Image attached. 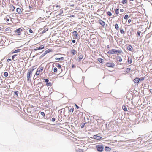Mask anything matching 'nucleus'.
<instances>
[{"label":"nucleus","instance_id":"nucleus-1","mask_svg":"<svg viewBox=\"0 0 152 152\" xmlns=\"http://www.w3.org/2000/svg\"><path fill=\"white\" fill-rule=\"evenodd\" d=\"M36 66H34L32 67L31 68L29 69L28 70V72L27 74V80L28 81H30V78L31 77L33 72L36 68L35 67Z\"/></svg>","mask_w":152,"mask_h":152},{"label":"nucleus","instance_id":"nucleus-2","mask_svg":"<svg viewBox=\"0 0 152 152\" xmlns=\"http://www.w3.org/2000/svg\"><path fill=\"white\" fill-rule=\"evenodd\" d=\"M44 69V67L42 66H40L37 69L35 75H38L41 72H42Z\"/></svg>","mask_w":152,"mask_h":152},{"label":"nucleus","instance_id":"nucleus-3","mask_svg":"<svg viewBox=\"0 0 152 152\" xmlns=\"http://www.w3.org/2000/svg\"><path fill=\"white\" fill-rule=\"evenodd\" d=\"M97 150L99 152H102L103 150L104 146L102 144H99L96 146Z\"/></svg>","mask_w":152,"mask_h":152},{"label":"nucleus","instance_id":"nucleus-4","mask_svg":"<svg viewBox=\"0 0 152 152\" xmlns=\"http://www.w3.org/2000/svg\"><path fill=\"white\" fill-rule=\"evenodd\" d=\"M23 31V29L21 28H19L17 29L15 31V33L16 35H20L21 34V32Z\"/></svg>","mask_w":152,"mask_h":152},{"label":"nucleus","instance_id":"nucleus-5","mask_svg":"<svg viewBox=\"0 0 152 152\" xmlns=\"http://www.w3.org/2000/svg\"><path fill=\"white\" fill-rule=\"evenodd\" d=\"M106 66L109 67L113 68L115 66V64L112 62H107L106 63Z\"/></svg>","mask_w":152,"mask_h":152},{"label":"nucleus","instance_id":"nucleus-6","mask_svg":"<svg viewBox=\"0 0 152 152\" xmlns=\"http://www.w3.org/2000/svg\"><path fill=\"white\" fill-rule=\"evenodd\" d=\"M73 34V38L74 39H76L77 38L78 34L77 32L76 31H74L72 32Z\"/></svg>","mask_w":152,"mask_h":152},{"label":"nucleus","instance_id":"nucleus-7","mask_svg":"<svg viewBox=\"0 0 152 152\" xmlns=\"http://www.w3.org/2000/svg\"><path fill=\"white\" fill-rule=\"evenodd\" d=\"M45 45H42L40 46L39 47H37L36 48L34 49V51H37L39 50L43 49L44 48Z\"/></svg>","mask_w":152,"mask_h":152},{"label":"nucleus","instance_id":"nucleus-8","mask_svg":"<svg viewBox=\"0 0 152 152\" xmlns=\"http://www.w3.org/2000/svg\"><path fill=\"white\" fill-rule=\"evenodd\" d=\"M114 53L120 54L122 53V51L121 49L116 50L114 49Z\"/></svg>","mask_w":152,"mask_h":152},{"label":"nucleus","instance_id":"nucleus-9","mask_svg":"<svg viewBox=\"0 0 152 152\" xmlns=\"http://www.w3.org/2000/svg\"><path fill=\"white\" fill-rule=\"evenodd\" d=\"M93 138L94 139H96L97 140H100L101 139L102 137L99 136H98L97 135H94L93 136Z\"/></svg>","mask_w":152,"mask_h":152},{"label":"nucleus","instance_id":"nucleus-10","mask_svg":"<svg viewBox=\"0 0 152 152\" xmlns=\"http://www.w3.org/2000/svg\"><path fill=\"white\" fill-rule=\"evenodd\" d=\"M107 53L108 54L110 55L115 54L114 49H112L109 50L107 52Z\"/></svg>","mask_w":152,"mask_h":152},{"label":"nucleus","instance_id":"nucleus-11","mask_svg":"<svg viewBox=\"0 0 152 152\" xmlns=\"http://www.w3.org/2000/svg\"><path fill=\"white\" fill-rule=\"evenodd\" d=\"M11 19V18L9 16L7 15L5 17L4 20H5L7 23H9V22L10 21V19Z\"/></svg>","mask_w":152,"mask_h":152},{"label":"nucleus","instance_id":"nucleus-12","mask_svg":"<svg viewBox=\"0 0 152 152\" xmlns=\"http://www.w3.org/2000/svg\"><path fill=\"white\" fill-rule=\"evenodd\" d=\"M78 61H80L83 58L84 56L82 54H81L80 55H78Z\"/></svg>","mask_w":152,"mask_h":152},{"label":"nucleus","instance_id":"nucleus-13","mask_svg":"<svg viewBox=\"0 0 152 152\" xmlns=\"http://www.w3.org/2000/svg\"><path fill=\"white\" fill-rule=\"evenodd\" d=\"M127 49L129 51H132L133 50V48L130 45H128L127 46Z\"/></svg>","mask_w":152,"mask_h":152},{"label":"nucleus","instance_id":"nucleus-14","mask_svg":"<svg viewBox=\"0 0 152 152\" xmlns=\"http://www.w3.org/2000/svg\"><path fill=\"white\" fill-rule=\"evenodd\" d=\"M99 23L103 26H104L105 24V23L101 20H99Z\"/></svg>","mask_w":152,"mask_h":152},{"label":"nucleus","instance_id":"nucleus-15","mask_svg":"<svg viewBox=\"0 0 152 152\" xmlns=\"http://www.w3.org/2000/svg\"><path fill=\"white\" fill-rule=\"evenodd\" d=\"M77 53V51L74 49H73L71 51V54L73 55H74L76 54Z\"/></svg>","mask_w":152,"mask_h":152},{"label":"nucleus","instance_id":"nucleus-16","mask_svg":"<svg viewBox=\"0 0 152 152\" xmlns=\"http://www.w3.org/2000/svg\"><path fill=\"white\" fill-rule=\"evenodd\" d=\"M139 80L140 79H139V78L136 77L134 79V82L135 83H137L139 82Z\"/></svg>","mask_w":152,"mask_h":152},{"label":"nucleus","instance_id":"nucleus-17","mask_svg":"<svg viewBox=\"0 0 152 152\" xmlns=\"http://www.w3.org/2000/svg\"><path fill=\"white\" fill-rule=\"evenodd\" d=\"M17 12L19 14H20L22 12L21 9L20 8H17L16 9Z\"/></svg>","mask_w":152,"mask_h":152},{"label":"nucleus","instance_id":"nucleus-18","mask_svg":"<svg viewBox=\"0 0 152 152\" xmlns=\"http://www.w3.org/2000/svg\"><path fill=\"white\" fill-rule=\"evenodd\" d=\"M20 50H21L20 49H19L15 50V51H14L13 52H12V54H13L14 53H17L20 52Z\"/></svg>","mask_w":152,"mask_h":152},{"label":"nucleus","instance_id":"nucleus-19","mask_svg":"<svg viewBox=\"0 0 152 152\" xmlns=\"http://www.w3.org/2000/svg\"><path fill=\"white\" fill-rule=\"evenodd\" d=\"M132 60L131 58H128L127 62L128 64H130L132 63Z\"/></svg>","mask_w":152,"mask_h":152},{"label":"nucleus","instance_id":"nucleus-20","mask_svg":"<svg viewBox=\"0 0 152 152\" xmlns=\"http://www.w3.org/2000/svg\"><path fill=\"white\" fill-rule=\"evenodd\" d=\"M117 60L119 62H121L122 61V59L121 57L118 56L116 58Z\"/></svg>","mask_w":152,"mask_h":152},{"label":"nucleus","instance_id":"nucleus-21","mask_svg":"<svg viewBox=\"0 0 152 152\" xmlns=\"http://www.w3.org/2000/svg\"><path fill=\"white\" fill-rule=\"evenodd\" d=\"M10 9L12 11H14L15 9V7L13 5H12L10 6Z\"/></svg>","mask_w":152,"mask_h":152},{"label":"nucleus","instance_id":"nucleus-22","mask_svg":"<svg viewBox=\"0 0 152 152\" xmlns=\"http://www.w3.org/2000/svg\"><path fill=\"white\" fill-rule=\"evenodd\" d=\"M122 109L125 111H127V109L125 105H124L122 106Z\"/></svg>","mask_w":152,"mask_h":152},{"label":"nucleus","instance_id":"nucleus-23","mask_svg":"<svg viewBox=\"0 0 152 152\" xmlns=\"http://www.w3.org/2000/svg\"><path fill=\"white\" fill-rule=\"evenodd\" d=\"M104 150L106 151H110V148L107 146H106L104 148Z\"/></svg>","mask_w":152,"mask_h":152},{"label":"nucleus","instance_id":"nucleus-24","mask_svg":"<svg viewBox=\"0 0 152 152\" xmlns=\"http://www.w3.org/2000/svg\"><path fill=\"white\" fill-rule=\"evenodd\" d=\"M64 58L63 57H61L60 58H56L55 59L56 60H62L64 59Z\"/></svg>","mask_w":152,"mask_h":152},{"label":"nucleus","instance_id":"nucleus-25","mask_svg":"<svg viewBox=\"0 0 152 152\" xmlns=\"http://www.w3.org/2000/svg\"><path fill=\"white\" fill-rule=\"evenodd\" d=\"M98 60L99 62L101 63H102L103 61V60L101 58H99L98 59Z\"/></svg>","mask_w":152,"mask_h":152},{"label":"nucleus","instance_id":"nucleus-26","mask_svg":"<svg viewBox=\"0 0 152 152\" xmlns=\"http://www.w3.org/2000/svg\"><path fill=\"white\" fill-rule=\"evenodd\" d=\"M51 49H49L48 50H46L45 51V54H46V53H48L49 52H50L51 51Z\"/></svg>","mask_w":152,"mask_h":152},{"label":"nucleus","instance_id":"nucleus-27","mask_svg":"<svg viewBox=\"0 0 152 152\" xmlns=\"http://www.w3.org/2000/svg\"><path fill=\"white\" fill-rule=\"evenodd\" d=\"M130 70L131 69L130 68H127L126 69L125 72L128 73L130 71Z\"/></svg>","mask_w":152,"mask_h":152},{"label":"nucleus","instance_id":"nucleus-28","mask_svg":"<svg viewBox=\"0 0 152 152\" xmlns=\"http://www.w3.org/2000/svg\"><path fill=\"white\" fill-rule=\"evenodd\" d=\"M122 3L124 4H126L127 3V0H123L122 1Z\"/></svg>","mask_w":152,"mask_h":152},{"label":"nucleus","instance_id":"nucleus-29","mask_svg":"<svg viewBox=\"0 0 152 152\" xmlns=\"http://www.w3.org/2000/svg\"><path fill=\"white\" fill-rule=\"evenodd\" d=\"M115 13L118 15L119 14V9H116L115 11Z\"/></svg>","mask_w":152,"mask_h":152},{"label":"nucleus","instance_id":"nucleus-30","mask_svg":"<svg viewBox=\"0 0 152 152\" xmlns=\"http://www.w3.org/2000/svg\"><path fill=\"white\" fill-rule=\"evenodd\" d=\"M46 85L47 86H52V84L51 82H49V83H47L46 84Z\"/></svg>","mask_w":152,"mask_h":152},{"label":"nucleus","instance_id":"nucleus-31","mask_svg":"<svg viewBox=\"0 0 152 152\" xmlns=\"http://www.w3.org/2000/svg\"><path fill=\"white\" fill-rule=\"evenodd\" d=\"M48 29L47 28H45V29H44L42 32V33L43 34L45 33L46 31H48Z\"/></svg>","mask_w":152,"mask_h":152},{"label":"nucleus","instance_id":"nucleus-32","mask_svg":"<svg viewBox=\"0 0 152 152\" xmlns=\"http://www.w3.org/2000/svg\"><path fill=\"white\" fill-rule=\"evenodd\" d=\"M17 56V54L14 55L12 57V60H14L15 57Z\"/></svg>","mask_w":152,"mask_h":152},{"label":"nucleus","instance_id":"nucleus-33","mask_svg":"<svg viewBox=\"0 0 152 152\" xmlns=\"http://www.w3.org/2000/svg\"><path fill=\"white\" fill-rule=\"evenodd\" d=\"M140 33H141V32L140 31H138L137 32V37H139V36H140Z\"/></svg>","mask_w":152,"mask_h":152},{"label":"nucleus","instance_id":"nucleus-34","mask_svg":"<svg viewBox=\"0 0 152 152\" xmlns=\"http://www.w3.org/2000/svg\"><path fill=\"white\" fill-rule=\"evenodd\" d=\"M59 69H60L61 67V65L60 64H58L56 66Z\"/></svg>","mask_w":152,"mask_h":152},{"label":"nucleus","instance_id":"nucleus-35","mask_svg":"<svg viewBox=\"0 0 152 152\" xmlns=\"http://www.w3.org/2000/svg\"><path fill=\"white\" fill-rule=\"evenodd\" d=\"M57 71V69L56 67H55L53 69V71L54 72H56Z\"/></svg>","mask_w":152,"mask_h":152},{"label":"nucleus","instance_id":"nucleus-36","mask_svg":"<svg viewBox=\"0 0 152 152\" xmlns=\"http://www.w3.org/2000/svg\"><path fill=\"white\" fill-rule=\"evenodd\" d=\"M74 110V109L73 107L71 108L69 110V112L72 113Z\"/></svg>","mask_w":152,"mask_h":152},{"label":"nucleus","instance_id":"nucleus-37","mask_svg":"<svg viewBox=\"0 0 152 152\" xmlns=\"http://www.w3.org/2000/svg\"><path fill=\"white\" fill-rule=\"evenodd\" d=\"M128 15H126L124 17V18L125 19H127L128 18Z\"/></svg>","mask_w":152,"mask_h":152},{"label":"nucleus","instance_id":"nucleus-38","mask_svg":"<svg viewBox=\"0 0 152 152\" xmlns=\"http://www.w3.org/2000/svg\"><path fill=\"white\" fill-rule=\"evenodd\" d=\"M120 31L121 33L123 34H124V30L123 29H120Z\"/></svg>","mask_w":152,"mask_h":152},{"label":"nucleus","instance_id":"nucleus-39","mask_svg":"<svg viewBox=\"0 0 152 152\" xmlns=\"http://www.w3.org/2000/svg\"><path fill=\"white\" fill-rule=\"evenodd\" d=\"M107 14L108 15L110 16L112 15V14H111V12L109 11L107 13Z\"/></svg>","mask_w":152,"mask_h":152},{"label":"nucleus","instance_id":"nucleus-40","mask_svg":"<svg viewBox=\"0 0 152 152\" xmlns=\"http://www.w3.org/2000/svg\"><path fill=\"white\" fill-rule=\"evenodd\" d=\"M56 8H57L56 10H58V9L60 8V6L59 5H56Z\"/></svg>","mask_w":152,"mask_h":152},{"label":"nucleus","instance_id":"nucleus-41","mask_svg":"<svg viewBox=\"0 0 152 152\" xmlns=\"http://www.w3.org/2000/svg\"><path fill=\"white\" fill-rule=\"evenodd\" d=\"M4 75L5 77H7L8 76V73L7 72H5Z\"/></svg>","mask_w":152,"mask_h":152},{"label":"nucleus","instance_id":"nucleus-42","mask_svg":"<svg viewBox=\"0 0 152 152\" xmlns=\"http://www.w3.org/2000/svg\"><path fill=\"white\" fill-rule=\"evenodd\" d=\"M41 114L43 116L45 117V113L43 112H41Z\"/></svg>","mask_w":152,"mask_h":152},{"label":"nucleus","instance_id":"nucleus-43","mask_svg":"<svg viewBox=\"0 0 152 152\" xmlns=\"http://www.w3.org/2000/svg\"><path fill=\"white\" fill-rule=\"evenodd\" d=\"M76 152H84L83 150L81 149H78Z\"/></svg>","mask_w":152,"mask_h":152},{"label":"nucleus","instance_id":"nucleus-44","mask_svg":"<svg viewBox=\"0 0 152 152\" xmlns=\"http://www.w3.org/2000/svg\"><path fill=\"white\" fill-rule=\"evenodd\" d=\"M115 28L117 30L118 29V28L119 27L118 26V24H116L115 25Z\"/></svg>","mask_w":152,"mask_h":152},{"label":"nucleus","instance_id":"nucleus-45","mask_svg":"<svg viewBox=\"0 0 152 152\" xmlns=\"http://www.w3.org/2000/svg\"><path fill=\"white\" fill-rule=\"evenodd\" d=\"M15 94L17 95V96H18V91H16L15 92Z\"/></svg>","mask_w":152,"mask_h":152},{"label":"nucleus","instance_id":"nucleus-46","mask_svg":"<svg viewBox=\"0 0 152 152\" xmlns=\"http://www.w3.org/2000/svg\"><path fill=\"white\" fill-rule=\"evenodd\" d=\"M29 32L30 33H33V31L31 29H29Z\"/></svg>","mask_w":152,"mask_h":152},{"label":"nucleus","instance_id":"nucleus-47","mask_svg":"<svg viewBox=\"0 0 152 152\" xmlns=\"http://www.w3.org/2000/svg\"><path fill=\"white\" fill-rule=\"evenodd\" d=\"M45 82L48 83L49 81V80L48 79H44Z\"/></svg>","mask_w":152,"mask_h":152},{"label":"nucleus","instance_id":"nucleus-48","mask_svg":"<svg viewBox=\"0 0 152 152\" xmlns=\"http://www.w3.org/2000/svg\"><path fill=\"white\" fill-rule=\"evenodd\" d=\"M12 60L11 59H8L7 60V61L8 62H9L11 61Z\"/></svg>","mask_w":152,"mask_h":152},{"label":"nucleus","instance_id":"nucleus-49","mask_svg":"<svg viewBox=\"0 0 152 152\" xmlns=\"http://www.w3.org/2000/svg\"><path fill=\"white\" fill-rule=\"evenodd\" d=\"M139 79H140V80H144V78H139Z\"/></svg>","mask_w":152,"mask_h":152},{"label":"nucleus","instance_id":"nucleus-50","mask_svg":"<svg viewBox=\"0 0 152 152\" xmlns=\"http://www.w3.org/2000/svg\"><path fill=\"white\" fill-rule=\"evenodd\" d=\"M120 11L121 12H124V10L123 9H121Z\"/></svg>","mask_w":152,"mask_h":152},{"label":"nucleus","instance_id":"nucleus-51","mask_svg":"<svg viewBox=\"0 0 152 152\" xmlns=\"http://www.w3.org/2000/svg\"><path fill=\"white\" fill-rule=\"evenodd\" d=\"M55 120V118H53L52 119V121H54Z\"/></svg>","mask_w":152,"mask_h":152},{"label":"nucleus","instance_id":"nucleus-52","mask_svg":"<svg viewBox=\"0 0 152 152\" xmlns=\"http://www.w3.org/2000/svg\"><path fill=\"white\" fill-rule=\"evenodd\" d=\"M75 105L77 109H78L79 108L78 106L76 104H75Z\"/></svg>","mask_w":152,"mask_h":152},{"label":"nucleus","instance_id":"nucleus-53","mask_svg":"<svg viewBox=\"0 0 152 152\" xmlns=\"http://www.w3.org/2000/svg\"><path fill=\"white\" fill-rule=\"evenodd\" d=\"M72 42L73 43H75L76 41L75 40H73L72 41Z\"/></svg>","mask_w":152,"mask_h":152},{"label":"nucleus","instance_id":"nucleus-54","mask_svg":"<svg viewBox=\"0 0 152 152\" xmlns=\"http://www.w3.org/2000/svg\"><path fill=\"white\" fill-rule=\"evenodd\" d=\"M131 22V19H129V20H128V22L129 23H130Z\"/></svg>","mask_w":152,"mask_h":152},{"label":"nucleus","instance_id":"nucleus-55","mask_svg":"<svg viewBox=\"0 0 152 152\" xmlns=\"http://www.w3.org/2000/svg\"><path fill=\"white\" fill-rule=\"evenodd\" d=\"M9 28H6L5 29L6 31H8L9 30Z\"/></svg>","mask_w":152,"mask_h":152},{"label":"nucleus","instance_id":"nucleus-56","mask_svg":"<svg viewBox=\"0 0 152 152\" xmlns=\"http://www.w3.org/2000/svg\"><path fill=\"white\" fill-rule=\"evenodd\" d=\"M107 48H110V46L109 45H107Z\"/></svg>","mask_w":152,"mask_h":152},{"label":"nucleus","instance_id":"nucleus-57","mask_svg":"<svg viewBox=\"0 0 152 152\" xmlns=\"http://www.w3.org/2000/svg\"><path fill=\"white\" fill-rule=\"evenodd\" d=\"M84 127V125H82L81 126V128H82Z\"/></svg>","mask_w":152,"mask_h":152},{"label":"nucleus","instance_id":"nucleus-58","mask_svg":"<svg viewBox=\"0 0 152 152\" xmlns=\"http://www.w3.org/2000/svg\"><path fill=\"white\" fill-rule=\"evenodd\" d=\"M130 1H134V0H130Z\"/></svg>","mask_w":152,"mask_h":152},{"label":"nucleus","instance_id":"nucleus-59","mask_svg":"<svg viewBox=\"0 0 152 152\" xmlns=\"http://www.w3.org/2000/svg\"><path fill=\"white\" fill-rule=\"evenodd\" d=\"M74 67V66H72V67Z\"/></svg>","mask_w":152,"mask_h":152}]
</instances>
